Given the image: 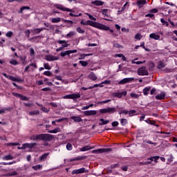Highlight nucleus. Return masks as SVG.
<instances>
[{
  "label": "nucleus",
  "instance_id": "1",
  "mask_svg": "<svg viewBox=\"0 0 177 177\" xmlns=\"http://www.w3.org/2000/svg\"><path fill=\"white\" fill-rule=\"evenodd\" d=\"M86 26H91V27H95V28H99V30H104V31H107L110 30V27L100 24L99 22L92 21L91 20L86 21Z\"/></svg>",
  "mask_w": 177,
  "mask_h": 177
},
{
  "label": "nucleus",
  "instance_id": "2",
  "mask_svg": "<svg viewBox=\"0 0 177 177\" xmlns=\"http://www.w3.org/2000/svg\"><path fill=\"white\" fill-rule=\"evenodd\" d=\"M115 111H117V110L115 109V107H113V108L108 107V108L100 109V113L101 114H106L107 113H109V114H113V113H115Z\"/></svg>",
  "mask_w": 177,
  "mask_h": 177
},
{
  "label": "nucleus",
  "instance_id": "3",
  "mask_svg": "<svg viewBox=\"0 0 177 177\" xmlns=\"http://www.w3.org/2000/svg\"><path fill=\"white\" fill-rule=\"evenodd\" d=\"M30 139V140H45V134L33 135Z\"/></svg>",
  "mask_w": 177,
  "mask_h": 177
},
{
  "label": "nucleus",
  "instance_id": "4",
  "mask_svg": "<svg viewBox=\"0 0 177 177\" xmlns=\"http://www.w3.org/2000/svg\"><path fill=\"white\" fill-rule=\"evenodd\" d=\"M138 74L139 75H149V71L146 67L142 66L138 69Z\"/></svg>",
  "mask_w": 177,
  "mask_h": 177
},
{
  "label": "nucleus",
  "instance_id": "5",
  "mask_svg": "<svg viewBox=\"0 0 177 177\" xmlns=\"http://www.w3.org/2000/svg\"><path fill=\"white\" fill-rule=\"evenodd\" d=\"M89 172V170H86L85 168L82 167L81 169H75L72 171V174H88Z\"/></svg>",
  "mask_w": 177,
  "mask_h": 177
},
{
  "label": "nucleus",
  "instance_id": "6",
  "mask_svg": "<svg viewBox=\"0 0 177 177\" xmlns=\"http://www.w3.org/2000/svg\"><path fill=\"white\" fill-rule=\"evenodd\" d=\"M132 81H135V78L133 77H127L122 79L118 82L119 85H124V84H128V82H132Z\"/></svg>",
  "mask_w": 177,
  "mask_h": 177
},
{
  "label": "nucleus",
  "instance_id": "7",
  "mask_svg": "<svg viewBox=\"0 0 177 177\" xmlns=\"http://www.w3.org/2000/svg\"><path fill=\"white\" fill-rule=\"evenodd\" d=\"M71 53H77V50H69L61 52L60 55L62 57H64L65 56H70Z\"/></svg>",
  "mask_w": 177,
  "mask_h": 177
},
{
  "label": "nucleus",
  "instance_id": "8",
  "mask_svg": "<svg viewBox=\"0 0 177 177\" xmlns=\"http://www.w3.org/2000/svg\"><path fill=\"white\" fill-rule=\"evenodd\" d=\"M56 8H57V9H59V10H62L63 12H72L73 13L75 12V11H74L68 8H66L62 5H57Z\"/></svg>",
  "mask_w": 177,
  "mask_h": 177
},
{
  "label": "nucleus",
  "instance_id": "9",
  "mask_svg": "<svg viewBox=\"0 0 177 177\" xmlns=\"http://www.w3.org/2000/svg\"><path fill=\"white\" fill-rule=\"evenodd\" d=\"M110 151H113V149L111 148H102V149H98L97 150L93 151V153H109Z\"/></svg>",
  "mask_w": 177,
  "mask_h": 177
},
{
  "label": "nucleus",
  "instance_id": "10",
  "mask_svg": "<svg viewBox=\"0 0 177 177\" xmlns=\"http://www.w3.org/2000/svg\"><path fill=\"white\" fill-rule=\"evenodd\" d=\"M37 146V143H25L22 145V149H34Z\"/></svg>",
  "mask_w": 177,
  "mask_h": 177
},
{
  "label": "nucleus",
  "instance_id": "11",
  "mask_svg": "<svg viewBox=\"0 0 177 177\" xmlns=\"http://www.w3.org/2000/svg\"><path fill=\"white\" fill-rule=\"evenodd\" d=\"M127 93H128L127 91H122L121 93H113V96H115V97H118L119 99H121L122 96H127Z\"/></svg>",
  "mask_w": 177,
  "mask_h": 177
},
{
  "label": "nucleus",
  "instance_id": "12",
  "mask_svg": "<svg viewBox=\"0 0 177 177\" xmlns=\"http://www.w3.org/2000/svg\"><path fill=\"white\" fill-rule=\"evenodd\" d=\"M84 115H96L97 114V111L91 110L84 111Z\"/></svg>",
  "mask_w": 177,
  "mask_h": 177
},
{
  "label": "nucleus",
  "instance_id": "13",
  "mask_svg": "<svg viewBox=\"0 0 177 177\" xmlns=\"http://www.w3.org/2000/svg\"><path fill=\"white\" fill-rule=\"evenodd\" d=\"M46 60H48V62H53V61L59 60V57H55L53 55H47L46 57Z\"/></svg>",
  "mask_w": 177,
  "mask_h": 177
},
{
  "label": "nucleus",
  "instance_id": "14",
  "mask_svg": "<svg viewBox=\"0 0 177 177\" xmlns=\"http://www.w3.org/2000/svg\"><path fill=\"white\" fill-rule=\"evenodd\" d=\"M92 5H95V6H103L104 5V2L100 0H95L91 2Z\"/></svg>",
  "mask_w": 177,
  "mask_h": 177
},
{
  "label": "nucleus",
  "instance_id": "15",
  "mask_svg": "<svg viewBox=\"0 0 177 177\" xmlns=\"http://www.w3.org/2000/svg\"><path fill=\"white\" fill-rule=\"evenodd\" d=\"M57 42L59 44V45H62V47L64 48L68 47V44L66 40H59Z\"/></svg>",
  "mask_w": 177,
  "mask_h": 177
},
{
  "label": "nucleus",
  "instance_id": "16",
  "mask_svg": "<svg viewBox=\"0 0 177 177\" xmlns=\"http://www.w3.org/2000/svg\"><path fill=\"white\" fill-rule=\"evenodd\" d=\"M149 38H151L152 39H156V41H158V39H160V35H157V33H151L149 35Z\"/></svg>",
  "mask_w": 177,
  "mask_h": 177
},
{
  "label": "nucleus",
  "instance_id": "17",
  "mask_svg": "<svg viewBox=\"0 0 177 177\" xmlns=\"http://www.w3.org/2000/svg\"><path fill=\"white\" fill-rule=\"evenodd\" d=\"M71 119L73 120L75 122H82V118L80 116H72Z\"/></svg>",
  "mask_w": 177,
  "mask_h": 177
},
{
  "label": "nucleus",
  "instance_id": "18",
  "mask_svg": "<svg viewBox=\"0 0 177 177\" xmlns=\"http://www.w3.org/2000/svg\"><path fill=\"white\" fill-rule=\"evenodd\" d=\"M165 66H167V64H165V62H164L162 61H159L158 62L157 67H158V68L161 69V68H164V67H165Z\"/></svg>",
  "mask_w": 177,
  "mask_h": 177
},
{
  "label": "nucleus",
  "instance_id": "19",
  "mask_svg": "<svg viewBox=\"0 0 177 177\" xmlns=\"http://www.w3.org/2000/svg\"><path fill=\"white\" fill-rule=\"evenodd\" d=\"M88 78H90V80H92L93 81H96V80H97V77L96 76V75H95V73H93V72H91L88 75Z\"/></svg>",
  "mask_w": 177,
  "mask_h": 177
},
{
  "label": "nucleus",
  "instance_id": "20",
  "mask_svg": "<svg viewBox=\"0 0 177 177\" xmlns=\"http://www.w3.org/2000/svg\"><path fill=\"white\" fill-rule=\"evenodd\" d=\"M71 99H73V100H75L80 99V97H81V94H80V93L71 94Z\"/></svg>",
  "mask_w": 177,
  "mask_h": 177
},
{
  "label": "nucleus",
  "instance_id": "21",
  "mask_svg": "<svg viewBox=\"0 0 177 177\" xmlns=\"http://www.w3.org/2000/svg\"><path fill=\"white\" fill-rule=\"evenodd\" d=\"M62 21H64V23H68V25L66 26V27H71L73 24L74 22L71 20H66V19H62Z\"/></svg>",
  "mask_w": 177,
  "mask_h": 177
},
{
  "label": "nucleus",
  "instance_id": "22",
  "mask_svg": "<svg viewBox=\"0 0 177 177\" xmlns=\"http://www.w3.org/2000/svg\"><path fill=\"white\" fill-rule=\"evenodd\" d=\"M156 99L158 100H162V99H165V94L164 93H160L159 95H157L156 97Z\"/></svg>",
  "mask_w": 177,
  "mask_h": 177
},
{
  "label": "nucleus",
  "instance_id": "23",
  "mask_svg": "<svg viewBox=\"0 0 177 177\" xmlns=\"http://www.w3.org/2000/svg\"><path fill=\"white\" fill-rule=\"evenodd\" d=\"M100 121L101 122L99 123V125H101V126L102 125H106V124H109V122H110L109 120H104V119H103V118L100 119Z\"/></svg>",
  "mask_w": 177,
  "mask_h": 177
},
{
  "label": "nucleus",
  "instance_id": "24",
  "mask_svg": "<svg viewBox=\"0 0 177 177\" xmlns=\"http://www.w3.org/2000/svg\"><path fill=\"white\" fill-rule=\"evenodd\" d=\"M151 89V87H146L143 89V94L145 96H147L149 95V92H150V90Z\"/></svg>",
  "mask_w": 177,
  "mask_h": 177
},
{
  "label": "nucleus",
  "instance_id": "25",
  "mask_svg": "<svg viewBox=\"0 0 177 177\" xmlns=\"http://www.w3.org/2000/svg\"><path fill=\"white\" fill-rule=\"evenodd\" d=\"M61 129L60 127H57L53 130L48 131V133H57V132H60Z\"/></svg>",
  "mask_w": 177,
  "mask_h": 177
},
{
  "label": "nucleus",
  "instance_id": "26",
  "mask_svg": "<svg viewBox=\"0 0 177 177\" xmlns=\"http://www.w3.org/2000/svg\"><path fill=\"white\" fill-rule=\"evenodd\" d=\"M54 136L53 135L50 134H45V140H52L53 139H54Z\"/></svg>",
  "mask_w": 177,
  "mask_h": 177
},
{
  "label": "nucleus",
  "instance_id": "27",
  "mask_svg": "<svg viewBox=\"0 0 177 177\" xmlns=\"http://www.w3.org/2000/svg\"><path fill=\"white\" fill-rule=\"evenodd\" d=\"M60 21H62V18L60 17L53 18L51 19V22L53 23H60Z\"/></svg>",
  "mask_w": 177,
  "mask_h": 177
},
{
  "label": "nucleus",
  "instance_id": "28",
  "mask_svg": "<svg viewBox=\"0 0 177 177\" xmlns=\"http://www.w3.org/2000/svg\"><path fill=\"white\" fill-rule=\"evenodd\" d=\"M80 151H88V150H91V147L85 146L80 149Z\"/></svg>",
  "mask_w": 177,
  "mask_h": 177
},
{
  "label": "nucleus",
  "instance_id": "29",
  "mask_svg": "<svg viewBox=\"0 0 177 177\" xmlns=\"http://www.w3.org/2000/svg\"><path fill=\"white\" fill-rule=\"evenodd\" d=\"M102 15L105 17H109V10L108 9H103L102 10Z\"/></svg>",
  "mask_w": 177,
  "mask_h": 177
},
{
  "label": "nucleus",
  "instance_id": "30",
  "mask_svg": "<svg viewBox=\"0 0 177 177\" xmlns=\"http://www.w3.org/2000/svg\"><path fill=\"white\" fill-rule=\"evenodd\" d=\"M120 124L122 126H125L128 124V120L122 118L120 119Z\"/></svg>",
  "mask_w": 177,
  "mask_h": 177
},
{
  "label": "nucleus",
  "instance_id": "31",
  "mask_svg": "<svg viewBox=\"0 0 177 177\" xmlns=\"http://www.w3.org/2000/svg\"><path fill=\"white\" fill-rule=\"evenodd\" d=\"M13 158H14L13 156H12V155H7L3 157V160H13Z\"/></svg>",
  "mask_w": 177,
  "mask_h": 177
},
{
  "label": "nucleus",
  "instance_id": "32",
  "mask_svg": "<svg viewBox=\"0 0 177 177\" xmlns=\"http://www.w3.org/2000/svg\"><path fill=\"white\" fill-rule=\"evenodd\" d=\"M76 30L79 32V34H85V30L82 29L81 27H77Z\"/></svg>",
  "mask_w": 177,
  "mask_h": 177
},
{
  "label": "nucleus",
  "instance_id": "33",
  "mask_svg": "<svg viewBox=\"0 0 177 177\" xmlns=\"http://www.w3.org/2000/svg\"><path fill=\"white\" fill-rule=\"evenodd\" d=\"M75 35V32L74 31H71L66 35L67 38H71V37H74Z\"/></svg>",
  "mask_w": 177,
  "mask_h": 177
},
{
  "label": "nucleus",
  "instance_id": "34",
  "mask_svg": "<svg viewBox=\"0 0 177 177\" xmlns=\"http://www.w3.org/2000/svg\"><path fill=\"white\" fill-rule=\"evenodd\" d=\"M32 169H34L35 171H38V169H41L42 168V165H37L35 166H32Z\"/></svg>",
  "mask_w": 177,
  "mask_h": 177
},
{
  "label": "nucleus",
  "instance_id": "35",
  "mask_svg": "<svg viewBox=\"0 0 177 177\" xmlns=\"http://www.w3.org/2000/svg\"><path fill=\"white\" fill-rule=\"evenodd\" d=\"M97 86H100V88H102L103 85H102V83H100L99 84H95L93 86L88 87V89H93V88H97Z\"/></svg>",
  "mask_w": 177,
  "mask_h": 177
},
{
  "label": "nucleus",
  "instance_id": "36",
  "mask_svg": "<svg viewBox=\"0 0 177 177\" xmlns=\"http://www.w3.org/2000/svg\"><path fill=\"white\" fill-rule=\"evenodd\" d=\"M130 96H131V97H132L133 99H138V98L139 97L138 94H136V93H131L130 94Z\"/></svg>",
  "mask_w": 177,
  "mask_h": 177
},
{
  "label": "nucleus",
  "instance_id": "37",
  "mask_svg": "<svg viewBox=\"0 0 177 177\" xmlns=\"http://www.w3.org/2000/svg\"><path fill=\"white\" fill-rule=\"evenodd\" d=\"M160 21L162 24L163 26H166L167 27H168V26H169V24L168 23V21H166L165 20H164V19H160Z\"/></svg>",
  "mask_w": 177,
  "mask_h": 177
},
{
  "label": "nucleus",
  "instance_id": "38",
  "mask_svg": "<svg viewBox=\"0 0 177 177\" xmlns=\"http://www.w3.org/2000/svg\"><path fill=\"white\" fill-rule=\"evenodd\" d=\"M79 63H80L83 67H86V66H88V62H86V61H80Z\"/></svg>",
  "mask_w": 177,
  "mask_h": 177
},
{
  "label": "nucleus",
  "instance_id": "39",
  "mask_svg": "<svg viewBox=\"0 0 177 177\" xmlns=\"http://www.w3.org/2000/svg\"><path fill=\"white\" fill-rule=\"evenodd\" d=\"M18 174L17 171H12L7 174V176H16Z\"/></svg>",
  "mask_w": 177,
  "mask_h": 177
},
{
  "label": "nucleus",
  "instance_id": "40",
  "mask_svg": "<svg viewBox=\"0 0 177 177\" xmlns=\"http://www.w3.org/2000/svg\"><path fill=\"white\" fill-rule=\"evenodd\" d=\"M128 114H129V117H132L133 115H135V114H136V111H135V110L129 111Z\"/></svg>",
  "mask_w": 177,
  "mask_h": 177
},
{
  "label": "nucleus",
  "instance_id": "41",
  "mask_svg": "<svg viewBox=\"0 0 177 177\" xmlns=\"http://www.w3.org/2000/svg\"><path fill=\"white\" fill-rule=\"evenodd\" d=\"M86 16L88 17V18L90 19V20H93L94 21H96V18H95L93 16H92L91 14L89 13H86Z\"/></svg>",
  "mask_w": 177,
  "mask_h": 177
},
{
  "label": "nucleus",
  "instance_id": "42",
  "mask_svg": "<svg viewBox=\"0 0 177 177\" xmlns=\"http://www.w3.org/2000/svg\"><path fill=\"white\" fill-rule=\"evenodd\" d=\"M30 115H37V114H39V111H32L29 113Z\"/></svg>",
  "mask_w": 177,
  "mask_h": 177
},
{
  "label": "nucleus",
  "instance_id": "43",
  "mask_svg": "<svg viewBox=\"0 0 177 177\" xmlns=\"http://www.w3.org/2000/svg\"><path fill=\"white\" fill-rule=\"evenodd\" d=\"M145 62L146 61H144V62H140V61L135 62L134 60L131 61L132 64H143V63H145Z\"/></svg>",
  "mask_w": 177,
  "mask_h": 177
},
{
  "label": "nucleus",
  "instance_id": "44",
  "mask_svg": "<svg viewBox=\"0 0 177 177\" xmlns=\"http://www.w3.org/2000/svg\"><path fill=\"white\" fill-rule=\"evenodd\" d=\"M32 34H39L41 32V29L36 28L32 30Z\"/></svg>",
  "mask_w": 177,
  "mask_h": 177
},
{
  "label": "nucleus",
  "instance_id": "45",
  "mask_svg": "<svg viewBox=\"0 0 177 177\" xmlns=\"http://www.w3.org/2000/svg\"><path fill=\"white\" fill-rule=\"evenodd\" d=\"M113 46L115 48H118L119 49H122V48H124V46H121L118 43H114Z\"/></svg>",
  "mask_w": 177,
  "mask_h": 177
},
{
  "label": "nucleus",
  "instance_id": "46",
  "mask_svg": "<svg viewBox=\"0 0 177 177\" xmlns=\"http://www.w3.org/2000/svg\"><path fill=\"white\" fill-rule=\"evenodd\" d=\"M19 142H10L7 144V146H19Z\"/></svg>",
  "mask_w": 177,
  "mask_h": 177
},
{
  "label": "nucleus",
  "instance_id": "47",
  "mask_svg": "<svg viewBox=\"0 0 177 177\" xmlns=\"http://www.w3.org/2000/svg\"><path fill=\"white\" fill-rule=\"evenodd\" d=\"M145 17H150V19H151L152 20H154V19H156L153 14H147L145 15Z\"/></svg>",
  "mask_w": 177,
  "mask_h": 177
},
{
  "label": "nucleus",
  "instance_id": "48",
  "mask_svg": "<svg viewBox=\"0 0 177 177\" xmlns=\"http://www.w3.org/2000/svg\"><path fill=\"white\" fill-rule=\"evenodd\" d=\"M135 39H138V41H140V39H142V35H140V34H139V33H137L135 35Z\"/></svg>",
  "mask_w": 177,
  "mask_h": 177
},
{
  "label": "nucleus",
  "instance_id": "49",
  "mask_svg": "<svg viewBox=\"0 0 177 177\" xmlns=\"http://www.w3.org/2000/svg\"><path fill=\"white\" fill-rule=\"evenodd\" d=\"M10 64H12L13 66H17V64H18L17 61L16 59H12L10 61Z\"/></svg>",
  "mask_w": 177,
  "mask_h": 177
},
{
  "label": "nucleus",
  "instance_id": "50",
  "mask_svg": "<svg viewBox=\"0 0 177 177\" xmlns=\"http://www.w3.org/2000/svg\"><path fill=\"white\" fill-rule=\"evenodd\" d=\"M128 113H129L128 110H122L119 112V114H124L125 115H127Z\"/></svg>",
  "mask_w": 177,
  "mask_h": 177
},
{
  "label": "nucleus",
  "instance_id": "51",
  "mask_svg": "<svg viewBox=\"0 0 177 177\" xmlns=\"http://www.w3.org/2000/svg\"><path fill=\"white\" fill-rule=\"evenodd\" d=\"M80 160H84V156H78L72 160V161H77Z\"/></svg>",
  "mask_w": 177,
  "mask_h": 177
},
{
  "label": "nucleus",
  "instance_id": "52",
  "mask_svg": "<svg viewBox=\"0 0 177 177\" xmlns=\"http://www.w3.org/2000/svg\"><path fill=\"white\" fill-rule=\"evenodd\" d=\"M109 102H111V100H104V101H102V102H99L98 104H103L109 103Z\"/></svg>",
  "mask_w": 177,
  "mask_h": 177
},
{
  "label": "nucleus",
  "instance_id": "53",
  "mask_svg": "<svg viewBox=\"0 0 177 177\" xmlns=\"http://www.w3.org/2000/svg\"><path fill=\"white\" fill-rule=\"evenodd\" d=\"M66 149L67 150H73V145H71L70 143H68L66 145Z\"/></svg>",
  "mask_w": 177,
  "mask_h": 177
},
{
  "label": "nucleus",
  "instance_id": "54",
  "mask_svg": "<svg viewBox=\"0 0 177 177\" xmlns=\"http://www.w3.org/2000/svg\"><path fill=\"white\" fill-rule=\"evenodd\" d=\"M145 122H147V124H150V125H154V124H156L155 121H151L150 120H145Z\"/></svg>",
  "mask_w": 177,
  "mask_h": 177
},
{
  "label": "nucleus",
  "instance_id": "55",
  "mask_svg": "<svg viewBox=\"0 0 177 177\" xmlns=\"http://www.w3.org/2000/svg\"><path fill=\"white\" fill-rule=\"evenodd\" d=\"M138 5H145L146 0H140L138 1Z\"/></svg>",
  "mask_w": 177,
  "mask_h": 177
},
{
  "label": "nucleus",
  "instance_id": "56",
  "mask_svg": "<svg viewBox=\"0 0 177 177\" xmlns=\"http://www.w3.org/2000/svg\"><path fill=\"white\" fill-rule=\"evenodd\" d=\"M103 84H106V85H109V84H111V80H105V81L101 82V85H102Z\"/></svg>",
  "mask_w": 177,
  "mask_h": 177
},
{
  "label": "nucleus",
  "instance_id": "57",
  "mask_svg": "<svg viewBox=\"0 0 177 177\" xmlns=\"http://www.w3.org/2000/svg\"><path fill=\"white\" fill-rule=\"evenodd\" d=\"M6 37H8V38H10L12 35H13V32L12 31H9L6 33Z\"/></svg>",
  "mask_w": 177,
  "mask_h": 177
},
{
  "label": "nucleus",
  "instance_id": "58",
  "mask_svg": "<svg viewBox=\"0 0 177 177\" xmlns=\"http://www.w3.org/2000/svg\"><path fill=\"white\" fill-rule=\"evenodd\" d=\"M45 75H47V77H52V75H53L50 71H45Z\"/></svg>",
  "mask_w": 177,
  "mask_h": 177
},
{
  "label": "nucleus",
  "instance_id": "59",
  "mask_svg": "<svg viewBox=\"0 0 177 177\" xmlns=\"http://www.w3.org/2000/svg\"><path fill=\"white\" fill-rule=\"evenodd\" d=\"M158 10L156 9V8L151 9V10L149 11V13H158Z\"/></svg>",
  "mask_w": 177,
  "mask_h": 177
},
{
  "label": "nucleus",
  "instance_id": "60",
  "mask_svg": "<svg viewBox=\"0 0 177 177\" xmlns=\"http://www.w3.org/2000/svg\"><path fill=\"white\" fill-rule=\"evenodd\" d=\"M35 54V52L34 51V48H30V56H34Z\"/></svg>",
  "mask_w": 177,
  "mask_h": 177
},
{
  "label": "nucleus",
  "instance_id": "61",
  "mask_svg": "<svg viewBox=\"0 0 177 177\" xmlns=\"http://www.w3.org/2000/svg\"><path fill=\"white\" fill-rule=\"evenodd\" d=\"M21 100H25V101H28V97L21 95V97H20Z\"/></svg>",
  "mask_w": 177,
  "mask_h": 177
},
{
  "label": "nucleus",
  "instance_id": "62",
  "mask_svg": "<svg viewBox=\"0 0 177 177\" xmlns=\"http://www.w3.org/2000/svg\"><path fill=\"white\" fill-rule=\"evenodd\" d=\"M12 95L15 96V97H19V99L21 97V95L17 93H12Z\"/></svg>",
  "mask_w": 177,
  "mask_h": 177
},
{
  "label": "nucleus",
  "instance_id": "63",
  "mask_svg": "<svg viewBox=\"0 0 177 177\" xmlns=\"http://www.w3.org/2000/svg\"><path fill=\"white\" fill-rule=\"evenodd\" d=\"M16 77L12 76V75H9L8 77V80H10V81H15L16 82Z\"/></svg>",
  "mask_w": 177,
  "mask_h": 177
},
{
  "label": "nucleus",
  "instance_id": "64",
  "mask_svg": "<svg viewBox=\"0 0 177 177\" xmlns=\"http://www.w3.org/2000/svg\"><path fill=\"white\" fill-rule=\"evenodd\" d=\"M118 124H119L118 122L115 121L112 122L111 125L112 127H118Z\"/></svg>",
  "mask_w": 177,
  "mask_h": 177
}]
</instances>
